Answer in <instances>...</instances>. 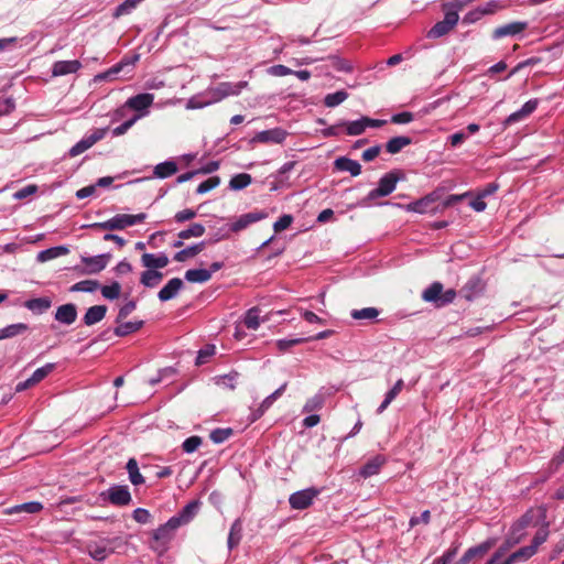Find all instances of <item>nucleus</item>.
Listing matches in <instances>:
<instances>
[{
	"label": "nucleus",
	"instance_id": "obj_43",
	"mask_svg": "<svg viewBox=\"0 0 564 564\" xmlns=\"http://www.w3.org/2000/svg\"><path fill=\"white\" fill-rule=\"evenodd\" d=\"M243 324L248 329H258L260 326V308L254 306L248 310L243 318Z\"/></svg>",
	"mask_w": 564,
	"mask_h": 564
},
{
	"label": "nucleus",
	"instance_id": "obj_18",
	"mask_svg": "<svg viewBox=\"0 0 564 564\" xmlns=\"http://www.w3.org/2000/svg\"><path fill=\"white\" fill-rule=\"evenodd\" d=\"M77 318V307L73 303L63 304L55 312V319L59 323L70 325Z\"/></svg>",
	"mask_w": 564,
	"mask_h": 564
},
{
	"label": "nucleus",
	"instance_id": "obj_12",
	"mask_svg": "<svg viewBox=\"0 0 564 564\" xmlns=\"http://www.w3.org/2000/svg\"><path fill=\"white\" fill-rule=\"evenodd\" d=\"M319 491L315 488L300 490L290 496L289 502L293 509L303 510L308 508Z\"/></svg>",
	"mask_w": 564,
	"mask_h": 564
},
{
	"label": "nucleus",
	"instance_id": "obj_1",
	"mask_svg": "<svg viewBox=\"0 0 564 564\" xmlns=\"http://www.w3.org/2000/svg\"><path fill=\"white\" fill-rule=\"evenodd\" d=\"M464 7L463 3L455 1L443 4V10L445 12L444 20L438 21L434 24V26L427 32L429 39H438L448 34L457 24L459 20L458 11Z\"/></svg>",
	"mask_w": 564,
	"mask_h": 564
},
{
	"label": "nucleus",
	"instance_id": "obj_14",
	"mask_svg": "<svg viewBox=\"0 0 564 564\" xmlns=\"http://www.w3.org/2000/svg\"><path fill=\"white\" fill-rule=\"evenodd\" d=\"M154 101V95L149 93L138 94L135 96L130 97L126 102L124 107L132 109L139 113H143V110H147L152 106Z\"/></svg>",
	"mask_w": 564,
	"mask_h": 564
},
{
	"label": "nucleus",
	"instance_id": "obj_16",
	"mask_svg": "<svg viewBox=\"0 0 564 564\" xmlns=\"http://www.w3.org/2000/svg\"><path fill=\"white\" fill-rule=\"evenodd\" d=\"M527 28H528V22H524V21L511 22L509 24L496 28L492 31V39L498 40L503 36H509V35L512 36V35L523 32L524 30H527Z\"/></svg>",
	"mask_w": 564,
	"mask_h": 564
},
{
	"label": "nucleus",
	"instance_id": "obj_11",
	"mask_svg": "<svg viewBox=\"0 0 564 564\" xmlns=\"http://www.w3.org/2000/svg\"><path fill=\"white\" fill-rule=\"evenodd\" d=\"M115 540L101 539L99 541L89 542L87 544L88 554L96 561H104L115 551L112 546Z\"/></svg>",
	"mask_w": 564,
	"mask_h": 564
},
{
	"label": "nucleus",
	"instance_id": "obj_40",
	"mask_svg": "<svg viewBox=\"0 0 564 564\" xmlns=\"http://www.w3.org/2000/svg\"><path fill=\"white\" fill-rule=\"evenodd\" d=\"M177 172V165L173 161H165L162 163H159L154 167V175L159 178H166L169 176H172Z\"/></svg>",
	"mask_w": 564,
	"mask_h": 564
},
{
	"label": "nucleus",
	"instance_id": "obj_55",
	"mask_svg": "<svg viewBox=\"0 0 564 564\" xmlns=\"http://www.w3.org/2000/svg\"><path fill=\"white\" fill-rule=\"evenodd\" d=\"M145 113H137L131 119L124 121L117 128L112 130V134L115 137H119L124 134L140 118H142Z\"/></svg>",
	"mask_w": 564,
	"mask_h": 564
},
{
	"label": "nucleus",
	"instance_id": "obj_3",
	"mask_svg": "<svg viewBox=\"0 0 564 564\" xmlns=\"http://www.w3.org/2000/svg\"><path fill=\"white\" fill-rule=\"evenodd\" d=\"M531 519L532 517L530 512H527L524 516L521 517V519L513 525L511 534L507 538L505 543L496 550V552L487 561V564L501 563L500 560L507 553V551L521 542L523 533L518 534V532L525 529L530 524Z\"/></svg>",
	"mask_w": 564,
	"mask_h": 564
},
{
	"label": "nucleus",
	"instance_id": "obj_57",
	"mask_svg": "<svg viewBox=\"0 0 564 564\" xmlns=\"http://www.w3.org/2000/svg\"><path fill=\"white\" fill-rule=\"evenodd\" d=\"M219 184H220V177L212 176L198 185V187L196 188V193L205 194V193L216 188Z\"/></svg>",
	"mask_w": 564,
	"mask_h": 564
},
{
	"label": "nucleus",
	"instance_id": "obj_21",
	"mask_svg": "<svg viewBox=\"0 0 564 564\" xmlns=\"http://www.w3.org/2000/svg\"><path fill=\"white\" fill-rule=\"evenodd\" d=\"M538 107V100L531 99L527 101L522 108L513 113H511L505 121L506 126H510L514 122H518L520 120H523L524 118L529 117Z\"/></svg>",
	"mask_w": 564,
	"mask_h": 564
},
{
	"label": "nucleus",
	"instance_id": "obj_33",
	"mask_svg": "<svg viewBox=\"0 0 564 564\" xmlns=\"http://www.w3.org/2000/svg\"><path fill=\"white\" fill-rule=\"evenodd\" d=\"M139 55H133L132 57H123L119 63L109 68L104 75V78L113 77L119 74L126 67L132 68L134 64L138 62Z\"/></svg>",
	"mask_w": 564,
	"mask_h": 564
},
{
	"label": "nucleus",
	"instance_id": "obj_58",
	"mask_svg": "<svg viewBox=\"0 0 564 564\" xmlns=\"http://www.w3.org/2000/svg\"><path fill=\"white\" fill-rule=\"evenodd\" d=\"M547 536H549V530H547V524H545L538 530L530 546L533 547L536 552L538 547L547 540Z\"/></svg>",
	"mask_w": 564,
	"mask_h": 564
},
{
	"label": "nucleus",
	"instance_id": "obj_4",
	"mask_svg": "<svg viewBox=\"0 0 564 564\" xmlns=\"http://www.w3.org/2000/svg\"><path fill=\"white\" fill-rule=\"evenodd\" d=\"M147 218V214L140 213L137 215H128V214H118L113 216L112 218L102 221V223H94L90 225H87V228L94 229V230H122L127 227H131L135 224L143 223Z\"/></svg>",
	"mask_w": 564,
	"mask_h": 564
},
{
	"label": "nucleus",
	"instance_id": "obj_27",
	"mask_svg": "<svg viewBox=\"0 0 564 564\" xmlns=\"http://www.w3.org/2000/svg\"><path fill=\"white\" fill-rule=\"evenodd\" d=\"M106 313H107V306L106 305H94V306H90L84 317H83V322L85 325L87 326H91L94 324H97L99 323L101 319L105 318L106 316Z\"/></svg>",
	"mask_w": 564,
	"mask_h": 564
},
{
	"label": "nucleus",
	"instance_id": "obj_50",
	"mask_svg": "<svg viewBox=\"0 0 564 564\" xmlns=\"http://www.w3.org/2000/svg\"><path fill=\"white\" fill-rule=\"evenodd\" d=\"M99 288L98 281L83 280L72 285V292H94Z\"/></svg>",
	"mask_w": 564,
	"mask_h": 564
},
{
	"label": "nucleus",
	"instance_id": "obj_44",
	"mask_svg": "<svg viewBox=\"0 0 564 564\" xmlns=\"http://www.w3.org/2000/svg\"><path fill=\"white\" fill-rule=\"evenodd\" d=\"M67 252H68V249L66 247H63V246L48 248L46 250L41 251L37 254V260L40 262H45V261L55 259V258H57V257H59L62 254H66Z\"/></svg>",
	"mask_w": 564,
	"mask_h": 564
},
{
	"label": "nucleus",
	"instance_id": "obj_10",
	"mask_svg": "<svg viewBox=\"0 0 564 564\" xmlns=\"http://www.w3.org/2000/svg\"><path fill=\"white\" fill-rule=\"evenodd\" d=\"M108 131V128H100L96 129L91 134L86 135L80 141H78L75 145H73L69 151L68 155L70 158H75L88 149H90L94 144H96L98 141L102 140L106 137V133Z\"/></svg>",
	"mask_w": 564,
	"mask_h": 564
},
{
	"label": "nucleus",
	"instance_id": "obj_46",
	"mask_svg": "<svg viewBox=\"0 0 564 564\" xmlns=\"http://www.w3.org/2000/svg\"><path fill=\"white\" fill-rule=\"evenodd\" d=\"M348 98V93L345 90H338L333 94H327L324 98V105L328 108L336 107L340 105Z\"/></svg>",
	"mask_w": 564,
	"mask_h": 564
},
{
	"label": "nucleus",
	"instance_id": "obj_61",
	"mask_svg": "<svg viewBox=\"0 0 564 564\" xmlns=\"http://www.w3.org/2000/svg\"><path fill=\"white\" fill-rule=\"evenodd\" d=\"M200 444H202V437L194 435V436L186 438L183 442L182 447H183L184 452L193 453L200 446Z\"/></svg>",
	"mask_w": 564,
	"mask_h": 564
},
{
	"label": "nucleus",
	"instance_id": "obj_26",
	"mask_svg": "<svg viewBox=\"0 0 564 564\" xmlns=\"http://www.w3.org/2000/svg\"><path fill=\"white\" fill-rule=\"evenodd\" d=\"M265 217L263 213H248L241 215L235 223L231 224L230 229L234 232H238L245 228H247L249 225L261 220Z\"/></svg>",
	"mask_w": 564,
	"mask_h": 564
},
{
	"label": "nucleus",
	"instance_id": "obj_48",
	"mask_svg": "<svg viewBox=\"0 0 564 564\" xmlns=\"http://www.w3.org/2000/svg\"><path fill=\"white\" fill-rule=\"evenodd\" d=\"M241 539V523L239 520H236L229 532L228 536V547L232 550L235 546H237Z\"/></svg>",
	"mask_w": 564,
	"mask_h": 564
},
{
	"label": "nucleus",
	"instance_id": "obj_39",
	"mask_svg": "<svg viewBox=\"0 0 564 564\" xmlns=\"http://www.w3.org/2000/svg\"><path fill=\"white\" fill-rule=\"evenodd\" d=\"M162 279V272L149 269L141 274L140 282L147 288H154L161 282Z\"/></svg>",
	"mask_w": 564,
	"mask_h": 564
},
{
	"label": "nucleus",
	"instance_id": "obj_54",
	"mask_svg": "<svg viewBox=\"0 0 564 564\" xmlns=\"http://www.w3.org/2000/svg\"><path fill=\"white\" fill-rule=\"evenodd\" d=\"M55 368L54 364H46L45 366L36 369L33 375L30 377L33 384H37L41 382L46 376H48Z\"/></svg>",
	"mask_w": 564,
	"mask_h": 564
},
{
	"label": "nucleus",
	"instance_id": "obj_9",
	"mask_svg": "<svg viewBox=\"0 0 564 564\" xmlns=\"http://www.w3.org/2000/svg\"><path fill=\"white\" fill-rule=\"evenodd\" d=\"M100 496L116 507L128 506L132 500L129 488L126 485H115L107 491L101 492Z\"/></svg>",
	"mask_w": 564,
	"mask_h": 564
},
{
	"label": "nucleus",
	"instance_id": "obj_47",
	"mask_svg": "<svg viewBox=\"0 0 564 564\" xmlns=\"http://www.w3.org/2000/svg\"><path fill=\"white\" fill-rule=\"evenodd\" d=\"M205 234V227L202 224H192L187 229L178 232L180 239H189L192 237H202Z\"/></svg>",
	"mask_w": 564,
	"mask_h": 564
},
{
	"label": "nucleus",
	"instance_id": "obj_29",
	"mask_svg": "<svg viewBox=\"0 0 564 564\" xmlns=\"http://www.w3.org/2000/svg\"><path fill=\"white\" fill-rule=\"evenodd\" d=\"M80 62L74 61H58L53 65V76H64L67 74L76 73L80 68Z\"/></svg>",
	"mask_w": 564,
	"mask_h": 564
},
{
	"label": "nucleus",
	"instance_id": "obj_23",
	"mask_svg": "<svg viewBox=\"0 0 564 564\" xmlns=\"http://www.w3.org/2000/svg\"><path fill=\"white\" fill-rule=\"evenodd\" d=\"M288 383H283L279 389H276L273 393H271L270 395H268L263 401L262 403L259 405L258 409H256L253 412H252V420L256 421L258 419H260L264 412L273 404V402L282 395V393L284 392L285 388H286Z\"/></svg>",
	"mask_w": 564,
	"mask_h": 564
},
{
	"label": "nucleus",
	"instance_id": "obj_64",
	"mask_svg": "<svg viewBox=\"0 0 564 564\" xmlns=\"http://www.w3.org/2000/svg\"><path fill=\"white\" fill-rule=\"evenodd\" d=\"M135 306L137 304L134 301H129L123 306H121L117 316V323H121L124 318H127L135 310Z\"/></svg>",
	"mask_w": 564,
	"mask_h": 564
},
{
	"label": "nucleus",
	"instance_id": "obj_60",
	"mask_svg": "<svg viewBox=\"0 0 564 564\" xmlns=\"http://www.w3.org/2000/svg\"><path fill=\"white\" fill-rule=\"evenodd\" d=\"M307 339L305 337L292 338V339H280L276 341V347L281 352L288 351L291 347L306 343Z\"/></svg>",
	"mask_w": 564,
	"mask_h": 564
},
{
	"label": "nucleus",
	"instance_id": "obj_63",
	"mask_svg": "<svg viewBox=\"0 0 564 564\" xmlns=\"http://www.w3.org/2000/svg\"><path fill=\"white\" fill-rule=\"evenodd\" d=\"M293 221V217L291 215L281 216L273 225V229L275 232H281L289 228Z\"/></svg>",
	"mask_w": 564,
	"mask_h": 564
},
{
	"label": "nucleus",
	"instance_id": "obj_38",
	"mask_svg": "<svg viewBox=\"0 0 564 564\" xmlns=\"http://www.w3.org/2000/svg\"><path fill=\"white\" fill-rule=\"evenodd\" d=\"M28 329L29 326L24 323L8 325L7 327L0 329V340L21 335Z\"/></svg>",
	"mask_w": 564,
	"mask_h": 564
},
{
	"label": "nucleus",
	"instance_id": "obj_7",
	"mask_svg": "<svg viewBox=\"0 0 564 564\" xmlns=\"http://www.w3.org/2000/svg\"><path fill=\"white\" fill-rule=\"evenodd\" d=\"M171 522L172 519L152 532V549L159 553H163L166 550L167 543L173 539L174 532L178 528L176 524H171Z\"/></svg>",
	"mask_w": 564,
	"mask_h": 564
},
{
	"label": "nucleus",
	"instance_id": "obj_15",
	"mask_svg": "<svg viewBox=\"0 0 564 564\" xmlns=\"http://www.w3.org/2000/svg\"><path fill=\"white\" fill-rule=\"evenodd\" d=\"M288 135V132L281 128H274L258 132L252 141L260 143H282Z\"/></svg>",
	"mask_w": 564,
	"mask_h": 564
},
{
	"label": "nucleus",
	"instance_id": "obj_34",
	"mask_svg": "<svg viewBox=\"0 0 564 564\" xmlns=\"http://www.w3.org/2000/svg\"><path fill=\"white\" fill-rule=\"evenodd\" d=\"M403 386L404 382L402 379H399L394 383V386L387 392L383 402L377 409L378 414H381L389 406V404L398 397V394L402 391Z\"/></svg>",
	"mask_w": 564,
	"mask_h": 564
},
{
	"label": "nucleus",
	"instance_id": "obj_20",
	"mask_svg": "<svg viewBox=\"0 0 564 564\" xmlns=\"http://www.w3.org/2000/svg\"><path fill=\"white\" fill-rule=\"evenodd\" d=\"M386 462L387 459L384 456L376 455L361 467L359 475L364 478L375 476L380 471Z\"/></svg>",
	"mask_w": 564,
	"mask_h": 564
},
{
	"label": "nucleus",
	"instance_id": "obj_36",
	"mask_svg": "<svg viewBox=\"0 0 564 564\" xmlns=\"http://www.w3.org/2000/svg\"><path fill=\"white\" fill-rule=\"evenodd\" d=\"M185 279L191 283H205L212 279V272L206 269H189L185 272Z\"/></svg>",
	"mask_w": 564,
	"mask_h": 564
},
{
	"label": "nucleus",
	"instance_id": "obj_31",
	"mask_svg": "<svg viewBox=\"0 0 564 564\" xmlns=\"http://www.w3.org/2000/svg\"><path fill=\"white\" fill-rule=\"evenodd\" d=\"M535 550L531 547L530 545L520 547L518 551L510 554L506 561L507 564H517L520 562H525L529 558H531L535 554Z\"/></svg>",
	"mask_w": 564,
	"mask_h": 564
},
{
	"label": "nucleus",
	"instance_id": "obj_37",
	"mask_svg": "<svg viewBox=\"0 0 564 564\" xmlns=\"http://www.w3.org/2000/svg\"><path fill=\"white\" fill-rule=\"evenodd\" d=\"M51 305H52V301L48 297L31 299L24 303V306L28 310H30L34 313H39V314L48 310L51 307Z\"/></svg>",
	"mask_w": 564,
	"mask_h": 564
},
{
	"label": "nucleus",
	"instance_id": "obj_6",
	"mask_svg": "<svg viewBox=\"0 0 564 564\" xmlns=\"http://www.w3.org/2000/svg\"><path fill=\"white\" fill-rule=\"evenodd\" d=\"M247 86V82H239L236 84L224 82L218 84L216 87L209 88L206 95L209 96V100L205 101V105L218 102L226 97L239 95L241 89Z\"/></svg>",
	"mask_w": 564,
	"mask_h": 564
},
{
	"label": "nucleus",
	"instance_id": "obj_13",
	"mask_svg": "<svg viewBox=\"0 0 564 564\" xmlns=\"http://www.w3.org/2000/svg\"><path fill=\"white\" fill-rule=\"evenodd\" d=\"M485 290V285L480 278H470L465 285L459 290V294L467 301H473L478 297Z\"/></svg>",
	"mask_w": 564,
	"mask_h": 564
},
{
	"label": "nucleus",
	"instance_id": "obj_62",
	"mask_svg": "<svg viewBox=\"0 0 564 564\" xmlns=\"http://www.w3.org/2000/svg\"><path fill=\"white\" fill-rule=\"evenodd\" d=\"M324 404V398L322 395H314L313 398L308 399L304 405L305 412H313L316 410L322 409Z\"/></svg>",
	"mask_w": 564,
	"mask_h": 564
},
{
	"label": "nucleus",
	"instance_id": "obj_25",
	"mask_svg": "<svg viewBox=\"0 0 564 564\" xmlns=\"http://www.w3.org/2000/svg\"><path fill=\"white\" fill-rule=\"evenodd\" d=\"M435 200H436V198L433 195H426L425 197H423L419 200L408 204L405 208L409 212H414V213H420V214L430 213L435 209V207H433V204L435 203Z\"/></svg>",
	"mask_w": 564,
	"mask_h": 564
},
{
	"label": "nucleus",
	"instance_id": "obj_24",
	"mask_svg": "<svg viewBox=\"0 0 564 564\" xmlns=\"http://www.w3.org/2000/svg\"><path fill=\"white\" fill-rule=\"evenodd\" d=\"M109 258V253L95 257H82V262L89 268L88 273H98L106 268Z\"/></svg>",
	"mask_w": 564,
	"mask_h": 564
},
{
	"label": "nucleus",
	"instance_id": "obj_52",
	"mask_svg": "<svg viewBox=\"0 0 564 564\" xmlns=\"http://www.w3.org/2000/svg\"><path fill=\"white\" fill-rule=\"evenodd\" d=\"M121 285L119 282L115 281L110 285H105L101 288V294L107 300H116L120 296Z\"/></svg>",
	"mask_w": 564,
	"mask_h": 564
},
{
	"label": "nucleus",
	"instance_id": "obj_49",
	"mask_svg": "<svg viewBox=\"0 0 564 564\" xmlns=\"http://www.w3.org/2000/svg\"><path fill=\"white\" fill-rule=\"evenodd\" d=\"M142 0H126L123 1L121 4H119L112 17L118 19L122 15H126V14H129L133 9L137 8V6L141 2Z\"/></svg>",
	"mask_w": 564,
	"mask_h": 564
},
{
	"label": "nucleus",
	"instance_id": "obj_22",
	"mask_svg": "<svg viewBox=\"0 0 564 564\" xmlns=\"http://www.w3.org/2000/svg\"><path fill=\"white\" fill-rule=\"evenodd\" d=\"M334 167L337 171L349 172L351 176H358L361 173V165L346 156L337 158L334 162Z\"/></svg>",
	"mask_w": 564,
	"mask_h": 564
},
{
	"label": "nucleus",
	"instance_id": "obj_19",
	"mask_svg": "<svg viewBox=\"0 0 564 564\" xmlns=\"http://www.w3.org/2000/svg\"><path fill=\"white\" fill-rule=\"evenodd\" d=\"M184 286L182 279H171L159 292L158 297L162 302H166L175 297L178 291Z\"/></svg>",
	"mask_w": 564,
	"mask_h": 564
},
{
	"label": "nucleus",
	"instance_id": "obj_45",
	"mask_svg": "<svg viewBox=\"0 0 564 564\" xmlns=\"http://www.w3.org/2000/svg\"><path fill=\"white\" fill-rule=\"evenodd\" d=\"M251 182H252V177L250 174L239 173L231 177V180L229 182V187L234 191H239V189H242V188L247 187L248 185H250Z\"/></svg>",
	"mask_w": 564,
	"mask_h": 564
},
{
	"label": "nucleus",
	"instance_id": "obj_2",
	"mask_svg": "<svg viewBox=\"0 0 564 564\" xmlns=\"http://www.w3.org/2000/svg\"><path fill=\"white\" fill-rule=\"evenodd\" d=\"M531 519L532 517L530 512H527L524 516L521 517V519L513 525L511 534L507 538L505 543L496 550V552L487 561V564L501 563L500 560L507 553V551L521 542L523 533L518 534V532L525 529L530 524Z\"/></svg>",
	"mask_w": 564,
	"mask_h": 564
},
{
	"label": "nucleus",
	"instance_id": "obj_56",
	"mask_svg": "<svg viewBox=\"0 0 564 564\" xmlns=\"http://www.w3.org/2000/svg\"><path fill=\"white\" fill-rule=\"evenodd\" d=\"M231 434V429H216L210 432L209 437L215 444H220L227 441Z\"/></svg>",
	"mask_w": 564,
	"mask_h": 564
},
{
	"label": "nucleus",
	"instance_id": "obj_59",
	"mask_svg": "<svg viewBox=\"0 0 564 564\" xmlns=\"http://www.w3.org/2000/svg\"><path fill=\"white\" fill-rule=\"evenodd\" d=\"M216 352V348L214 345H207L204 348H202L198 351L197 358H196V365L200 366L208 361V359L214 356Z\"/></svg>",
	"mask_w": 564,
	"mask_h": 564
},
{
	"label": "nucleus",
	"instance_id": "obj_8",
	"mask_svg": "<svg viewBox=\"0 0 564 564\" xmlns=\"http://www.w3.org/2000/svg\"><path fill=\"white\" fill-rule=\"evenodd\" d=\"M400 180V172L391 171L384 174L378 183V187L370 191L368 194V199H376L379 197H384L390 195L397 186V183Z\"/></svg>",
	"mask_w": 564,
	"mask_h": 564
},
{
	"label": "nucleus",
	"instance_id": "obj_5",
	"mask_svg": "<svg viewBox=\"0 0 564 564\" xmlns=\"http://www.w3.org/2000/svg\"><path fill=\"white\" fill-rule=\"evenodd\" d=\"M457 293L454 289L444 291L441 282H433L422 293V299L425 302L434 303L435 306L442 307L454 302Z\"/></svg>",
	"mask_w": 564,
	"mask_h": 564
},
{
	"label": "nucleus",
	"instance_id": "obj_32",
	"mask_svg": "<svg viewBox=\"0 0 564 564\" xmlns=\"http://www.w3.org/2000/svg\"><path fill=\"white\" fill-rule=\"evenodd\" d=\"M206 243L204 241L180 250L174 254V260L177 262H184L188 258L197 256L205 249Z\"/></svg>",
	"mask_w": 564,
	"mask_h": 564
},
{
	"label": "nucleus",
	"instance_id": "obj_42",
	"mask_svg": "<svg viewBox=\"0 0 564 564\" xmlns=\"http://www.w3.org/2000/svg\"><path fill=\"white\" fill-rule=\"evenodd\" d=\"M143 326V321L120 323L115 328V334L119 337H124L139 330Z\"/></svg>",
	"mask_w": 564,
	"mask_h": 564
},
{
	"label": "nucleus",
	"instance_id": "obj_30",
	"mask_svg": "<svg viewBox=\"0 0 564 564\" xmlns=\"http://www.w3.org/2000/svg\"><path fill=\"white\" fill-rule=\"evenodd\" d=\"M412 144V139L406 135H399L390 139L386 144V151L390 154L399 153L403 148Z\"/></svg>",
	"mask_w": 564,
	"mask_h": 564
},
{
	"label": "nucleus",
	"instance_id": "obj_35",
	"mask_svg": "<svg viewBox=\"0 0 564 564\" xmlns=\"http://www.w3.org/2000/svg\"><path fill=\"white\" fill-rule=\"evenodd\" d=\"M42 508H43V506L40 502L31 501V502H25V503H21V505H17L14 507L8 508V509H6L4 513L6 514H13V513H21V512L37 513L42 510Z\"/></svg>",
	"mask_w": 564,
	"mask_h": 564
},
{
	"label": "nucleus",
	"instance_id": "obj_41",
	"mask_svg": "<svg viewBox=\"0 0 564 564\" xmlns=\"http://www.w3.org/2000/svg\"><path fill=\"white\" fill-rule=\"evenodd\" d=\"M126 468L128 470L129 479L132 485L138 486L144 482V477L139 471L135 458H130L127 463Z\"/></svg>",
	"mask_w": 564,
	"mask_h": 564
},
{
	"label": "nucleus",
	"instance_id": "obj_28",
	"mask_svg": "<svg viewBox=\"0 0 564 564\" xmlns=\"http://www.w3.org/2000/svg\"><path fill=\"white\" fill-rule=\"evenodd\" d=\"M143 267L148 269H163L169 264V258L164 253L155 256L153 253H143L141 257Z\"/></svg>",
	"mask_w": 564,
	"mask_h": 564
},
{
	"label": "nucleus",
	"instance_id": "obj_53",
	"mask_svg": "<svg viewBox=\"0 0 564 564\" xmlns=\"http://www.w3.org/2000/svg\"><path fill=\"white\" fill-rule=\"evenodd\" d=\"M378 315L379 311L375 307H365L351 312V317L355 319H375Z\"/></svg>",
	"mask_w": 564,
	"mask_h": 564
},
{
	"label": "nucleus",
	"instance_id": "obj_51",
	"mask_svg": "<svg viewBox=\"0 0 564 564\" xmlns=\"http://www.w3.org/2000/svg\"><path fill=\"white\" fill-rule=\"evenodd\" d=\"M343 126H346V132L348 135H360L367 128L366 123H364V117L359 120L343 123Z\"/></svg>",
	"mask_w": 564,
	"mask_h": 564
},
{
	"label": "nucleus",
	"instance_id": "obj_17",
	"mask_svg": "<svg viewBox=\"0 0 564 564\" xmlns=\"http://www.w3.org/2000/svg\"><path fill=\"white\" fill-rule=\"evenodd\" d=\"M197 509L198 501H191L176 516L171 518V524H176L180 528L181 525L188 523L195 517Z\"/></svg>",
	"mask_w": 564,
	"mask_h": 564
}]
</instances>
